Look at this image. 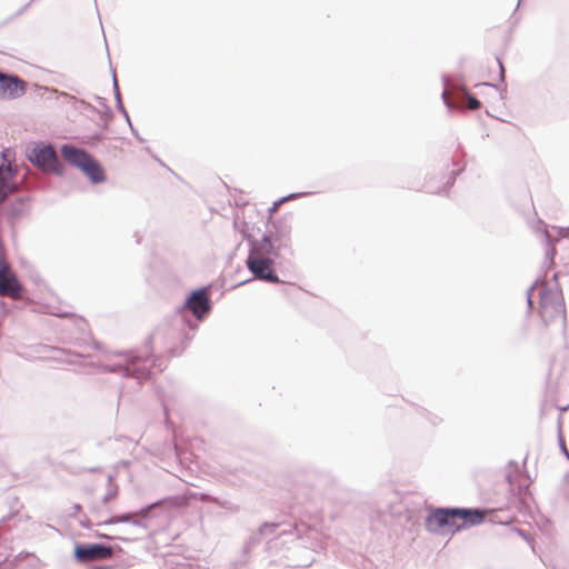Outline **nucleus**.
Masks as SVG:
<instances>
[{
  "mask_svg": "<svg viewBox=\"0 0 569 569\" xmlns=\"http://www.w3.org/2000/svg\"><path fill=\"white\" fill-rule=\"evenodd\" d=\"M212 286L192 289L181 306L177 307L171 322L158 327L141 348L118 350L108 353V362L93 366L103 373H118L122 378L134 379L138 387L151 379L153 368L163 371L167 367L162 356H154V343L161 342L170 357L180 356L187 348L199 323L204 321L212 310Z\"/></svg>",
  "mask_w": 569,
  "mask_h": 569,
  "instance_id": "1",
  "label": "nucleus"
},
{
  "mask_svg": "<svg viewBox=\"0 0 569 569\" xmlns=\"http://www.w3.org/2000/svg\"><path fill=\"white\" fill-rule=\"evenodd\" d=\"M249 252L246 259V266L252 273V278L238 283L250 282L251 280H259L267 283H281L282 281L277 274L274 269L276 259L278 256V248L271 241L269 234H262L261 239H248Z\"/></svg>",
  "mask_w": 569,
  "mask_h": 569,
  "instance_id": "2",
  "label": "nucleus"
},
{
  "mask_svg": "<svg viewBox=\"0 0 569 569\" xmlns=\"http://www.w3.org/2000/svg\"><path fill=\"white\" fill-rule=\"evenodd\" d=\"M539 313L546 326H550L556 321L560 322L561 329L567 328V315L565 299L561 288L556 283L555 288L545 286L539 296Z\"/></svg>",
  "mask_w": 569,
  "mask_h": 569,
  "instance_id": "3",
  "label": "nucleus"
},
{
  "mask_svg": "<svg viewBox=\"0 0 569 569\" xmlns=\"http://www.w3.org/2000/svg\"><path fill=\"white\" fill-rule=\"evenodd\" d=\"M16 181L11 173H0V202H2V214L13 226L27 211L29 194L14 196Z\"/></svg>",
  "mask_w": 569,
  "mask_h": 569,
  "instance_id": "4",
  "label": "nucleus"
},
{
  "mask_svg": "<svg viewBox=\"0 0 569 569\" xmlns=\"http://www.w3.org/2000/svg\"><path fill=\"white\" fill-rule=\"evenodd\" d=\"M170 502V498L159 499L154 502L148 503L141 507L139 510L134 512H121L112 515L106 519L100 520L98 526H111L116 523H129L134 527H139L142 529H147V521L153 517H156L159 512H161L166 505Z\"/></svg>",
  "mask_w": 569,
  "mask_h": 569,
  "instance_id": "5",
  "label": "nucleus"
},
{
  "mask_svg": "<svg viewBox=\"0 0 569 569\" xmlns=\"http://www.w3.org/2000/svg\"><path fill=\"white\" fill-rule=\"evenodd\" d=\"M27 159L36 167L56 176L66 173V164L58 158L53 147L43 141L33 142L26 150Z\"/></svg>",
  "mask_w": 569,
  "mask_h": 569,
  "instance_id": "6",
  "label": "nucleus"
},
{
  "mask_svg": "<svg viewBox=\"0 0 569 569\" xmlns=\"http://www.w3.org/2000/svg\"><path fill=\"white\" fill-rule=\"evenodd\" d=\"M426 530L435 535H452L455 518L452 507L430 508L425 519Z\"/></svg>",
  "mask_w": 569,
  "mask_h": 569,
  "instance_id": "7",
  "label": "nucleus"
},
{
  "mask_svg": "<svg viewBox=\"0 0 569 569\" xmlns=\"http://www.w3.org/2000/svg\"><path fill=\"white\" fill-rule=\"evenodd\" d=\"M120 546H109L102 542H76L73 548V557L78 562H86L91 559H107L121 552Z\"/></svg>",
  "mask_w": 569,
  "mask_h": 569,
  "instance_id": "8",
  "label": "nucleus"
},
{
  "mask_svg": "<svg viewBox=\"0 0 569 569\" xmlns=\"http://www.w3.org/2000/svg\"><path fill=\"white\" fill-rule=\"evenodd\" d=\"M455 530L452 535L485 522L487 510L477 507H452Z\"/></svg>",
  "mask_w": 569,
  "mask_h": 569,
  "instance_id": "9",
  "label": "nucleus"
},
{
  "mask_svg": "<svg viewBox=\"0 0 569 569\" xmlns=\"http://www.w3.org/2000/svg\"><path fill=\"white\" fill-rule=\"evenodd\" d=\"M28 83L12 72H3L0 100H14L27 92Z\"/></svg>",
  "mask_w": 569,
  "mask_h": 569,
  "instance_id": "10",
  "label": "nucleus"
},
{
  "mask_svg": "<svg viewBox=\"0 0 569 569\" xmlns=\"http://www.w3.org/2000/svg\"><path fill=\"white\" fill-rule=\"evenodd\" d=\"M11 292L14 296L21 293V284L18 278L11 272L3 256L0 254V293Z\"/></svg>",
  "mask_w": 569,
  "mask_h": 569,
  "instance_id": "11",
  "label": "nucleus"
},
{
  "mask_svg": "<svg viewBox=\"0 0 569 569\" xmlns=\"http://www.w3.org/2000/svg\"><path fill=\"white\" fill-rule=\"evenodd\" d=\"M60 152L69 166L79 170L91 156L87 150L72 143H63L60 148Z\"/></svg>",
  "mask_w": 569,
  "mask_h": 569,
  "instance_id": "12",
  "label": "nucleus"
},
{
  "mask_svg": "<svg viewBox=\"0 0 569 569\" xmlns=\"http://www.w3.org/2000/svg\"><path fill=\"white\" fill-rule=\"evenodd\" d=\"M80 171L92 184H99L107 180V173L103 166L92 154L81 167Z\"/></svg>",
  "mask_w": 569,
  "mask_h": 569,
  "instance_id": "13",
  "label": "nucleus"
},
{
  "mask_svg": "<svg viewBox=\"0 0 569 569\" xmlns=\"http://www.w3.org/2000/svg\"><path fill=\"white\" fill-rule=\"evenodd\" d=\"M451 167L452 168L448 170L446 176H443L445 181L441 184V187L435 190L430 189L431 193L447 194L448 190L455 184L457 177L463 172L466 163L461 159H453L451 162Z\"/></svg>",
  "mask_w": 569,
  "mask_h": 569,
  "instance_id": "14",
  "label": "nucleus"
},
{
  "mask_svg": "<svg viewBox=\"0 0 569 569\" xmlns=\"http://www.w3.org/2000/svg\"><path fill=\"white\" fill-rule=\"evenodd\" d=\"M282 525L279 522H263L259 527V533L261 536L268 537V536H284V535H292L293 532H297V537L300 536L299 527L297 525H288L287 527L281 528Z\"/></svg>",
  "mask_w": 569,
  "mask_h": 569,
  "instance_id": "15",
  "label": "nucleus"
},
{
  "mask_svg": "<svg viewBox=\"0 0 569 569\" xmlns=\"http://www.w3.org/2000/svg\"><path fill=\"white\" fill-rule=\"evenodd\" d=\"M274 230H270L269 232H264L263 234H269L271 241L274 243L276 248H278V252L281 248H286L288 246V233L289 231L286 229L278 228L273 224Z\"/></svg>",
  "mask_w": 569,
  "mask_h": 569,
  "instance_id": "16",
  "label": "nucleus"
},
{
  "mask_svg": "<svg viewBox=\"0 0 569 569\" xmlns=\"http://www.w3.org/2000/svg\"><path fill=\"white\" fill-rule=\"evenodd\" d=\"M30 556V552L21 551L12 559L6 557L3 560H0V569H16L21 561L26 560Z\"/></svg>",
  "mask_w": 569,
  "mask_h": 569,
  "instance_id": "17",
  "label": "nucleus"
},
{
  "mask_svg": "<svg viewBox=\"0 0 569 569\" xmlns=\"http://www.w3.org/2000/svg\"><path fill=\"white\" fill-rule=\"evenodd\" d=\"M310 194L309 192H292V193H289L287 196H283L281 198H279L278 200H276L272 206L268 209V212H269V218L272 217L273 212L286 201L288 200H292V199H298V198H302V197H306Z\"/></svg>",
  "mask_w": 569,
  "mask_h": 569,
  "instance_id": "18",
  "label": "nucleus"
},
{
  "mask_svg": "<svg viewBox=\"0 0 569 569\" xmlns=\"http://www.w3.org/2000/svg\"><path fill=\"white\" fill-rule=\"evenodd\" d=\"M459 86L461 87V90H462L461 94L465 96L468 100V108L470 110L480 109L482 106L481 101L468 90V88L466 87V84L462 81H460Z\"/></svg>",
  "mask_w": 569,
  "mask_h": 569,
  "instance_id": "19",
  "label": "nucleus"
},
{
  "mask_svg": "<svg viewBox=\"0 0 569 569\" xmlns=\"http://www.w3.org/2000/svg\"><path fill=\"white\" fill-rule=\"evenodd\" d=\"M448 80H449L448 74L443 73L442 74L443 90L441 92V99L443 101V104L447 107L448 111L452 112L455 110V104L448 99L447 89H446L448 86Z\"/></svg>",
  "mask_w": 569,
  "mask_h": 569,
  "instance_id": "20",
  "label": "nucleus"
},
{
  "mask_svg": "<svg viewBox=\"0 0 569 569\" xmlns=\"http://www.w3.org/2000/svg\"><path fill=\"white\" fill-rule=\"evenodd\" d=\"M119 495V487L118 486H111L110 488H107V492L101 498V505L107 506L109 502L114 500Z\"/></svg>",
  "mask_w": 569,
  "mask_h": 569,
  "instance_id": "21",
  "label": "nucleus"
},
{
  "mask_svg": "<svg viewBox=\"0 0 569 569\" xmlns=\"http://www.w3.org/2000/svg\"><path fill=\"white\" fill-rule=\"evenodd\" d=\"M545 238H546V257L549 258V259H553V257L556 256L557 251L555 249V243H553V240H552V236L549 234V232H545Z\"/></svg>",
  "mask_w": 569,
  "mask_h": 569,
  "instance_id": "22",
  "label": "nucleus"
},
{
  "mask_svg": "<svg viewBox=\"0 0 569 569\" xmlns=\"http://www.w3.org/2000/svg\"><path fill=\"white\" fill-rule=\"evenodd\" d=\"M101 119L104 120L103 128H108V122L112 120L113 112L109 106L103 107L101 111H97Z\"/></svg>",
  "mask_w": 569,
  "mask_h": 569,
  "instance_id": "23",
  "label": "nucleus"
},
{
  "mask_svg": "<svg viewBox=\"0 0 569 569\" xmlns=\"http://www.w3.org/2000/svg\"><path fill=\"white\" fill-rule=\"evenodd\" d=\"M249 229H250V226L247 221H243L242 222V226L239 230V232L241 233L242 238L248 242V239H257L254 236H252L250 232H249Z\"/></svg>",
  "mask_w": 569,
  "mask_h": 569,
  "instance_id": "24",
  "label": "nucleus"
},
{
  "mask_svg": "<svg viewBox=\"0 0 569 569\" xmlns=\"http://www.w3.org/2000/svg\"><path fill=\"white\" fill-rule=\"evenodd\" d=\"M98 537L106 540H121L124 542L132 541L133 539L121 537V536H110L108 533H98Z\"/></svg>",
  "mask_w": 569,
  "mask_h": 569,
  "instance_id": "25",
  "label": "nucleus"
},
{
  "mask_svg": "<svg viewBox=\"0 0 569 569\" xmlns=\"http://www.w3.org/2000/svg\"><path fill=\"white\" fill-rule=\"evenodd\" d=\"M560 426H559V433H558V441H559V447H560V450L561 452L566 456V458L569 460V451L566 447V443H565V440H563V437L561 435V430H560Z\"/></svg>",
  "mask_w": 569,
  "mask_h": 569,
  "instance_id": "26",
  "label": "nucleus"
},
{
  "mask_svg": "<svg viewBox=\"0 0 569 569\" xmlns=\"http://www.w3.org/2000/svg\"><path fill=\"white\" fill-rule=\"evenodd\" d=\"M260 536L261 535L259 531L257 533H252L246 542L250 543V546L253 548L261 542Z\"/></svg>",
  "mask_w": 569,
  "mask_h": 569,
  "instance_id": "27",
  "label": "nucleus"
},
{
  "mask_svg": "<svg viewBox=\"0 0 569 569\" xmlns=\"http://www.w3.org/2000/svg\"><path fill=\"white\" fill-rule=\"evenodd\" d=\"M248 562V559L241 557L238 560H234L230 563V569H239L241 567H244Z\"/></svg>",
  "mask_w": 569,
  "mask_h": 569,
  "instance_id": "28",
  "label": "nucleus"
},
{
  "mask_svg": "<svg viewBox=\"0 0 569 569\" xmlns=\"http://www.w3.org/2000/svg\"><path fill=\"white\" fill-rule=\"evenodd\" d=\"M516 532L523 539L526 540L529 545H531L533 542V539L532 537L525 530L520 529V528H517L516 529Z\"/></svg>",
  "mask_w": 569,
  "mask_h": 569,
  "instance_id": "29",
  "label": "nucleus"
},
{
  "mask_svg": "<svg viewBox=\"0 0 569 569\" xmlns=\"http://www.w3.org/2000/svg\"><path fill=\"white\" fill-rule=\"evenodd\" d=\"M79 525L82 528L90 529L92 523H91V520L88 518V516L86 513H82V517L79 519Z\"/></svg>",
  "mask_w": 569,
  "mask_h": 569,
  "instance_id": "30",
  "label": "nucleus"
},
{
  "mask_svg": "<svg viewBox=\"0 0 569 569\" xmlns=\"http://www.w3.org/2000/svg\"><path fill=\"white\" fill-rule=\"evenodd\" d=\"M497 63L499 66V81L500 82H505V79H506V70H505V67L502 64V61L497 58Z\"/></svg>",
  "mask_w": 569,
  "mask_h": 569,
  "instance_id": "31",
  "label": "nucleus"
},
{
  "mask_svg": "<svg viewBox=\"0 0 569 569\" xmlns=\"http://www.w3.org/2000/svg\"><path fill=\"white\" fill-rule=\"evenodd\" d=\"M103 507H104V506H103V505H101V502H100V503H98V505H92V506L90 507V510H91V512L96 513L99 518H101V516H102V513H103Z\"/></svg>",
  "mask_w": 569,
  "mask_h": 569,
  "instance_id": "32",
  "label": "nucleus"
},
{
  "mask_svg": "<svg viewBox=\"0 0 569 569\" xmlns=\"http://www.w3.org/2000/svg\"><path fill=\"white\" fill-rule=\"evenodd\" d=\"M111 73H112V90H113V94L121 93L114 70L111 69Z\"/></svg>",
  "mask_w": 569,
  "mask_h": 569,
  "instance_id": "33",
  "label": "nucleus"
},
{
  "mask_svg": "<svg viewBox=\"0 0 569 569\" xmlns=\"http://www.w3.org/2000/svg\"><path fill=\"white\" fill-rule=\"evenodd\" d=\"M117 110L123 116V118L126 119V122L128 123V126H131V119H130V116L124 107V104H122V108L121 107H117Z\"/></svg>",
  "mask_w": 569,
  "mask_h": 569,
  "instance_id": "34",
  "label": "nucleus"
},
{
  "mask_svg": "<svg viewBox=\"0 0 569 569\" xmlns=\"http://www.w3.org/2000/svg\"><path fill=\"white\" fill-rule=\"evenodd\" d=\"M217 503L221 508L229 509V510H237V508H234L233 505L230 501H228V500L217 501Z\"/></svg>",
  "mask_w": 569,
  "mask_h": 569,
  "instance_id": "35",
  "label": "nucleus"
},
{
  "mask_svg": "<svg viewBox=\"0 0 569 569\" xmlns=\"http://www.w3.org/2000/svg\"><path fill=\"white\" fill-rule=\"evenodd\" d=\"M130 130H131V133L132 136L139 141V142H144V139L139 134L138 130L133 127V124L131 123V126H129Z\"/></svg>",
  "mask_w": 569,
  "mask_h": 569,
  "instance_id": "36",
  "label": "nucleus"
},
{
  "mask_svg": "<svg viewBox=\"0 0 569 569\" xmlns=\"http://www.w3.org/2000/svg\"><path fill=\"white\" fill-rule=\"evenodd\" d=\"M251 550H252V547L250 546V543L244 542V545L242 547V556L241 557L248 559V556Z\"/></svg>",
  "mask_w": 569,
  "mask_h": 569,
  "instance_id": "37",
  "label": "nucleus"
},
{
  "mask_svg": "<svg viewBox=\"0 0 569 569\" xmlns=\"http://www.w3.org/2000/svg\"><path fill=\"white\" fill-rule=\"evenodd\" d=\"M113 487V486H118L116 483V478L112 473H109L108 477H107V488H110V487Z\"/></svg>",
  "mask_w": 569,
  "mask_h": 569,
  "instance_id": "38",
  "label": "nucleus"
},
{
  "mask_svg": "<svg viewBox=\"0 0 569 569\" xmlns=\"http://www.w3.org/2000/svg\"><path fill=\"white\" fill-rule=\"evenodd\" d=\"M72 510H73V512L70 513L71 517H73L78 513H82V506L80 503H73Z\"/></svg>",
  "mask_w": 569,
  "mask_h": 569,
  "instance_id": "39",
  "label": "nucleus"
},
{
  "mask_svg": "<svg viewBox=\"0 0 569 569\" xmlns=\"http://www.w3.org/2000/svg\"><path fill=\"white\" fill-rule=\"evenodd\" d=\"M34 1H36V0H31L30 2L26 3L23 7H21V8L16 12V14H14V16H16V17H19V16H21L22 13H24V12H26V10L30 7V4H31L32 2H34Z\"/></svg>",
  "mask_w": 569,
  "mask_h": 569,
  "instance_id": "40",
  "label": "nucleus"
},
{
  "mask_svg": "<svg viewBox=\"0 0 569 569\" xmlns=\"http://www.w3.org/2000/svg\"><path fill=\"white\" fill-rule=\"evenodd\" d=\"M53 315L59 317V318H69V317H73L74 316L72 312H68V311H57Z\"/></svg>",
  "mask_w": 569,
  "mask_h": 569,
  "instance_id": "41",
  "label": "nucleus"
},
{
  "mask_svg": "<svg viewBox=\"0 0 569 569\" xmlns=\"http://www.w3.org/2000/svg\"><path fill=\"white\" fill-rule=\"evenodd\" d=\"M114 100H116V108L117 107H121L122 108L123 102H122L121 93L114 94Z\"/></svg>",
  "mask_w": 569,
  "mask_h": 569,
  "instance_id": "42",
  "label": "nucleus"
},
{
  "mask_svg": "<svg viewBox=\"0 0 569 569\" xmlns=\"http://www.w3.org/2000/svg\"><path fill=\"white\" fill-rule=\"evenodd\" d=\"M33 88H34L36 92H40V91H49V88H48V87L40 86V84H38V83H33Z\"/></svg>",
  "mask_w": 569,
  "mask_h": 569,
  "instance_id": "43",
  "label": "nucleus"
},
{
  "mask_svg": "<svg viewBox=\"0 0 569 569\" xmlns=\"http://www.w3.org/2000/svg\"><path fill=\"white\" fill-rule=\"evenodd\" d=\"M558 234H559L560 237H568V234H569V227H568V228H565V229H563V228H560V229L558 230Z\"/></svg>",
  "mask_w": 569,
  "mask_h": 569,
  "instance_id": "44",
  "label": "nucleus"
},
{
  "mask_svg": "<svg viewBox=\"0 0 569 569\" xmlns=\"http://www.w3.org/2000/svg\"><path fill=\"white\" fill-rule=\"evenodd\" d=\"M538 283V279L527 289V297H531L532 291L535 290L536 284Z\"/></svg>",
  "mask_w": 569,
  "mask_h": 569,
  "instance_id": "45",
  "label": "nucleus"
},
{
  "mask_svg": "<svg viewBox=\"0 0 569 569\" xmlns=\"http://www.w3.org/2000/svg\"><path fill=\"white\" fill-rule=\"evenodd\" d=\"M96 99H97V101L99 102V104H100L102 108H103V107H106V106H109V104L107 103V100H106L104 98L97 96V97H96Z\"/></svg>",
  "mask_w": 569,
  "mask_h": 569,
  "instance_id": "46",
  "label": "nucleus"
},
{
  "mask_svg": "<svg viewBox=\"0 0 569 569\" xmlns=\"http://www.w3.org/2000/svg\"><path fill=\"white\" fill-rule=\"evenodd\" d=\"M527 306L529 311L533 309V301L531 297H527Z\"/></svg>",
  "mask_w": 569,
  "mask_h": 569,
  "instance_id": "47",
  "label": "nucleus"
},
{
  "mask_svg": "<svg viewBox=\"0 0 569 569\" xmlns=\"http://www.w3.org/2000/svg\"><path fill=\"white\" fill-rule=\"evenodd\" d=\"M479 86H487V87H491V88L498 89V87L496 84H492V83H489V82H482V83L476 84V87H479Z\"/></svg>",
  "mask_w": 569,
  "mask_h": 569,
  "instance_id": "48",
  "label": "nucleus"
},
{
  "mask_svg": "<svg viewBox=\"0 0 569 569\" xmlns=\"http://www.w3.org/2000/svg\"><path fill=\"white\" fill-rule=\"evenodd\" d=\"M144 150H146L148 153H150V154H151L156 160H158V161L160 162V160L157 158V156H154V154L152 153V150H151V148H150V147H146V148H144Z\"/></svg>",
  "mask_w": 569,
  "mask_h": 569,
  "instance_id": "49",
  "label": "nucleus"
},
{
  "mask_svg": "<svg viewBox=\"0 0 569 569\" xmlns=\"http://www.w3.org/2000/svg\"><path fill=\"white\" fill-rule=\"evenodd\" d=\"M94 139L100 141L103 139V136L101 133H97V134H94Z\"/></svg>",
  "mask_w": 569,
  "mask_h": 569,
  "instance_id": "50",
  "label": "nucleus"
},
{
  "mask_svg": "<svg viewBox=\"0 0 569 569\" xmlns=\"http://www.w3.org/2000/svg\"><path fill=\"white\" fill-rule=\"evenodd\" d=\"M136 242L139 244L141 242V236L138 233H134Z\"/></svg>",
  "mask_w": 569,
  "mask_h": 569,
  "instance_id": "51",
  "label": "nucleus"
},
{
  "mask_svg": "<svg viewBox=\"0 0 569 569\" xmlns=\"http://www.w3.org/2000/svg\"><path fill=\"white\" fill-rule=\"evenodd\" d=\"M94 348H96V349H98V350H100V349H101L100 343H99V342H94Z\"/></svg>",
  "mask_w": 569,
  "mask_h": 569,
  "instance_id": "52",
  "label": "nucleus"
},
{
  "mask_svg": "<svg viewBox=\"0 0 569 569\" xmlns=\"http://www.w3.org/2000/svg\"><path fill=\"white\" fill-rule=\"evenodd\" d=\"M48 527L57 532H60L56 527L51 526V525H48Z\"/></svg>",
  "mask_w": 569,
  "mask_h": 569,
  "instance_id": "53",
  "label": "nucleus"
},
{
  "mask_svg": "<svg viewBox=\"0 0 569 569\" xmlns=\"http://www.w3.org/2000/svg\"><path fill=\"white\" fill-rule=\"evenodd\" d=\"M509 463H510V465H512V466H515L516 468H518L517 462H515V461H510Z\"/></svg>",
  "mask_w": 569,
  "mask_h": 569,
  "instance_id": "54",
  "label": "nucleus"
},
{
  "mask_svg": "<svg viewBox=\"0 0 569 569\" xmlns=\"http://www.w3.org/2000/svg\"><path fill=\"white\" fill-rule=\"evenodd\" d=\"M431 422H432V425H436L437 423V417H435V419H431Z\"/></svg>",
  "mask_w": 569,
  "mask_h": 569,
  "instance_id": "55",
  "label": "nucleus"
},
{
  "mask_svg": "<svg viewBox=\"0 0 569 569\" xmlns=\"http://www.w3.org/2000/svg\"><path fill=\"white\" fill-rule=\"evenodd\" d=\"M89 108H91L93 111H98L96 107H92V104H89Z\"/></svg>",
  "mask_w": 569,
  "mask_h": 569,
  "instance_id": "56",
  "label": "nucleus"
},
{
  "mask_svg": "<svg viewBox=\"0 0 569 569\" xmlns=\"http://www.w3.org/2000/svg\"><path fill=\"white\" fill-rule=\"evenodd\" d=\"M567 409H568V407H561V408H560V411H562V412H563V411H566Z\"/></svg>",
  "mask_w": 569,
  "mask_h": 569,
  "instance_id": "57",
  "label": "nucleus"
},
{
  "mask_svg": "<svg viewBox=\"0 0 569 569\" xmlns=\"http://www.w3.org/2000/svg\"><path fill=\"white\" fill-rule=\"evenodd\" d=\"M98 469H99V468H91V469H90V472H94V471H97Z\"/></svg>",
  "mask_w": 569,
  "mask_h": 569,
  "instance_id": "58",
  "label": "nucleus"
},
{
  "mask_svg": "<svg viewBox=\"0 0 569 569\" xmlns=\"http://www.w3.org/2000/svg\"><path fill=\"white\" fill-rule=\"evenodd\" d=\"M555 280H557L558 278V273H553V277H552Z\"/></svg>",
  "mask_w": 569,
  "mask_h": 569,
  "instance_id": "59",
  "label": "nucleus"
},
{
  "mask_svg": "<svg viewBox=\"0 0 569 569\" xmlns=\"http://www.w3.org/2000/svg\"><path fill=\"white\" fill-rule=\"evenodd\" d=\"M521 1H522V0H518V4H517V7H519V6H520Z\"/></svg>",
  "mask_w": 569,
  "mask_h": 569,
  "instance_id": "60",
  "label": "nucleus"
}]
</instances>
